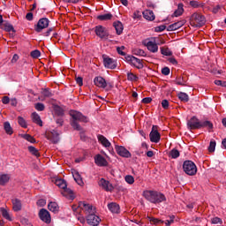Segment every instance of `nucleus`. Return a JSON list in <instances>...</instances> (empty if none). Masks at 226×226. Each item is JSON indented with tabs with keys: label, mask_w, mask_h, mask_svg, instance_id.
Segmentation results:
<instances>
[{
	"label": "nucleus",
	"mask_w": 226,
	"mask_h": 226,
	"mask_svg": "<svg viewBox=\"0 0 226 226\" xmlns=\"http://www.w3.org/2000/svg\"><path fill=\"white\" fill-rule=\"evenodd\" d=\"M72 211H74V213H80V211L84 212L88 225L98 226L100 225V222H102L100 216L96 215L95 214L96 209L94 207L84 201H80L78 205H73Z\"/></svg>",
	"instance_id": "nucleus-1"
},
{
	"label": "nucleus",
	"mask_w": 226,
	"mask_h": 226,
	"mask_svg": "<svg viewBox=\"0 0 226 226\" xmlns=\"http://www.w3.org/2000/svg\"><path fill=\"white\" fill-rule=\"evenodd\" d=\"M143 197L146 199V200L151 202V204H162V202H165V200H167L165 194L158 191H144Z\"/></svg>",
	"instance_id": "nucleus-2"
},
{
	"label": "nucleus",
	"mask_w": 226,
	"mask_h": 226,
	"mask_svg": "<svg viewBox=\"0 0 226 226\" xmlns=\"http://www.w3.org/2000/svg\"><path fill=\"white\" fill-rule=\"evenodd\" d=\"M70 116L72 117L71 126H72V128L78 132H82V127L77 121H79V123H87V121H89L87 117L77 110H71Z\"/></svg>",
	"instance_id": "nucleus-3"
},
{
	"label": "nucleus",
	"mask_w": 226,
	"mask_h": 226,
	"mask_svg": "<svg viewBox=\"0 0 226 226\" xmlns=\"http://www.w3.org/2000/svg\"><path fill=\"white\" fill-rule=\"evenodd\" d=\"M183 169L187 176H195L197 174V165L192 161L184 162Z\"/></svg>",
	"instance_id": "nucleus-4"
},
{
	"label": "nucleus",
	"mask_w": 226,
	"mask_h": 226,
	"mask_svg": "<svg viewBox=\"0 0 226 226\" xmlns=\"http://www.w3.org/2000/svg\"><path fill=\"white\" fill-rule=\"evenodd\" d=\"M206 23V18L202 14L194 13L191 17V24L194 27H200Z\"/></svg>",
	"instance_id": "nucleus-5"
},
{
	"label": "nucleus",
	"mask_w": 226,
	"mask_h": 226,
	"mask_svg": "<svg viewBox=\"0 0 226 226\" xmlns=\"http://www.w3.org/2000/svg\"><path fill=\"white\" fill-rule=\"evenodd\" d=\"M125 61L134 66L135 68H138V70H141V68H144V64H142V60L133 56L127 55L125 56Z\"/></svg>",
	"instance_id": "nucleus-6"
},
{
	"label": "nucleus",
	"mask_w": 226,
	"mask_h": 226,
	"mask_svg": "<svg viewBox=\"0 0 226 226\" xmlns=\"http://www.w3.org/2000/svg\"><path fill=\"white\" fill-rule=\"evenodd\" d=\"M103 64L109 70H116L117 68V62L109 56H103Z\"/></svg>",
	"instance_id": "nucleus-7"
},
{
	"label": "nucleus",
	"mask_w": 226,
	"mask_h": 226,
	"mask_svg": "<svg viewBox=\"0 0 226 226\" xmlns=\"http://www.w3.org/2000/svg\"><path fill=\"white\" fill-rule=\"evenodd\" d=\"M46 139H48V140H49V142L52 144H57V142L60 140L59 132L57 130L46 132Z\"/></svg>",
	"instance_id": "nucleus-8"
},
{
	"label": "nucleus",
	"mask_w": 226,
	"mask_h": 226,
	"mask_svg": "<svg viewBox=\"0 0 226 226\" xmlns=\"http://www.w3.org/2000/svg\"><path fill=\"white\" fill-rule=\"evenodd\" d=\"M94 33L96 36L101 38V40H107V38H109V32H107V29H105V26L102 25H98L95 26Z\"/></svg>",
	"instance_id": "nucleus-9"
},
{
	"label": "nucleus",
	"mask_w": 226,
	"mask_h": 226,
	"mask_svg": "<svg viewBox=\"0 0 226 226\" xmlns=\"http://www.w3.org/2000/svg\"><path fill=\"white\" fill-rule=\"evenodd\" d=\"M149 137H150V142H154V144H158V142H160V139H162V135L158 132V126L153 125Z\"/></svg>",
	"instance_id": "nucleus-10"
},
{
	"label": "nucleus",
	"mask_w": 226,
	"mask_h": 226,
	"mask_svg": "<svg viewBox=\"0 0 226 226\" xmlns=\"http://www.w3.org/2000/svg\"><path fill=\"white\" fill-rule=\"evenodd\" d=\"M144 45L152 54H156V52H158V44L154 39L145 41Z\"/></svg>",
	"instance_id": "nucleus-11"
},
{
	"label": "nucleus",
	"mask_w": 226,
	"mask_h": 226,
	"mask_svg": "<svg viewBox=\"0 0 226 226\" xmlns=\"http://www.w3.org/2000/svg\"><path fill=\"white\" fill-rule=\"evenodd\" d=\"M97 139H98L100 144H102V146L103 147L108 149L109 151V153H114L113 149L110 150V147H112V144L110 143V141H109V139L105 136L99 134L97 136Z\"/></svg>",
	"instance_id": "nucleus-12"
},
{
	"label": "nucleus",
	"mask_w": 226,
	"mask_h": 226,
	"mask_svg": "<svg viewBox=\"0 0 226 226\" xmlns=\"http://www.w3.org/2000/svg\"><path fill=\"white\" fill-rule=\"evenodd\" d=\"M115 149L117 154H119V156H122V158H132V154L124 147L117 145L115 146Z\"/></svg>",
	"instance_id": "nucleus-13"
},
{
	"label": "nucleus",
	"mask_w": 226,
	"mask_h": 226,
	"mask_svg": "<svg viewBox=\"0 0 226 226\" xmlns=\"http://www.w3.org/2000/svg\"><path fill=\"white\" fill-rule=\"evenodd\" d=\"M49 19L47 18L41 19L35 26L36 33H41L43 29H47V27H49Z\"/></svg>",
	"instance_id": "nucleus-14"
},
{
	"label": "nucleus",
	"mask_w": 226,
	"mask_h": 226,
	"mask_svg": "<svg viewBox=\"0 0 226 226\" xmlns=\"http://www.w3.org/2000/svg\"><path fill=\"white\" fill-rule=\"evenodd\" d=\"M94 163L97 165V167H107L109 165V162H107V159L103 157V155L98 154L94 157Z\"/></svg>",
	"instance_id": "nucleus-15"
},
{
	"label": "nucleus",
	"mask_w": 226,
	"mask_h": 226,
	"mask_svg": "<svg viewBox=\"0 0 226 226\" xmlns=\"http://www.w3.org/2000/svg\"><path fill=\"white\" fill-rule=\"evenodd\" d=\"M39 218L41 220V222H44V223H50L51 222L50 213H49L48 210L44 208L40 210Z\"/></svg>",
	"instance_id": "nucleus-16"
},
{
	"label": "nucleus",
	"mask_w": 226,
	"mask_h": 226,
	"mask_svg": "<svg viewBox=\"0 0 226 226\" xmlns=\"http://www.w3.org/2000/svg\"><path fill=\"white\" fill-rule=\"evenodd\" d=\"M187 126H189L191 130H199L200 129V121L196 117H192L187 122Z\"/></svg>",
	"instance_id": "nucleus-17"
},
{
	"label": "nucleus",
	"mask_w": 226,
	"mask_h": 226,
	"mask_svg": "<svg viewBox=\"0 0 226 226\" xmlns=\"http://www.w3.org/2000/svg\"><path fill=\"white\" fill-rule=\"evenodd\" d=\"M99 186H102L105 192H112L114 190V186H112V184L109 182L108 180H105V178H101L99 181Z\"/></svg>",
	"instance_id": "nucleus-18"
},
{
	"label": "nucleus",
	"mask_w": 226,
	"mask_h": 226,
	"mask_svg": "<svg viewBox=\"0 0 226 226\" xmlns=\"http://www.w3.org/2000/svg\"><path fill=\"white\" fill-rule=\"evenodd\" d=\"M185 24H186V20L181 19L176 23L170 25L167 28V31H177V29H180V27H183Z\"/></svg>",
	"instance_id": "nucleus-19"
},
{
	"label": "nucleus",
	"mask_w": 226,
	"mask_h": 226,
	"mask_svg": "<svg viewBox=\"0 0 226 226\" xmlns=\"http://www.w3.org/2000/svg\"><path fill=\"white\" fill-rule=\"evenodd\" d=\"M94 84L97 87H102V89H105V87H107V81L105 80V79H103L102 77H100V76L94 78Z\"/></svg>",
	"instance_id": "nucleus-20"
},
{
	"label": "nucleus",
	"mask_w": 226,
	"mask_h": 226,
	"mask_svg": "<svg viewBox=\"0 0 226 226\" xmlns=\"http://www.w3.org/2000/svg\"><path fill=\"white\" fill-rule=\"evenodd\" d=\"M62 195L68 199L69 200H73L75 199V195L73 194V191L72 189H68L67 187L63 189Z\"/></svg>",
	"instance_id": "nucleus-21"
},
{
	"label": "nucleus",
	"mask_w": 226,
	"mask_h": 226,
	"mask_svg": "<svg viewBox=\"0 0 226 226\" xmlns=\"http://www.w3.org/2000/svg\"><path fill=\"white\" fill-rule=\"evenodd\" d=\"M142 13H143L144 19H146V20H149L150 22H152V20H154V19H156V17L154 16V12H153V11L151 10H146Z\"/></svg>",
	"instance_id": "nucleus-22"
},
{
	"label": "nucleus",
	"mask_w": 226,
	"mask_h": 226,
	"mask_svg": "<svg viewBox=\"0 0 226 226\" xmlns=\"http://www.w3.org/2000/svg\"><path fill=\"white\" fill-rule=\"evenodd\" d=\"M12 209L13 211H20L22 209V201L19 199H12Z\"/></svg>",
	"instance_id": "nucleus-23"
},
{
	"label": "nucleus",
	"mask_w": 226,
	"mask_h": 226,
	"mask_svg": "<svg viewBox=\"0 0 226 226\" xmlns=\"http://www.w3.org/2000/svg\"><path fill=\"white\" fill-rule=\"evenodd\" d=\"M32 121L39 126H43V122L41 121L40 115H38L36 112L32 113Z\"/></svg>",
	"instance_id": "nucleus-24"
},
{
	"label": "nucleus",
	"mask_w": 226,
	"mask_h": 226,
	"mask_svg": "<svg viewBox=\"0 0 226 226\" xmlns=\"http://www.w3.org/2000/svg\"><path fill=\"white\" fill-rule=\"evenodd\" d=\"M72 177L74 178V181H76L77 185H79V186H84V180H82V177L78 171L72 173Z\"/></svg>",
	"instance_id": "nucleus-25"
},
{
	"label": "nucleus",
	"mask_w": 226,
	"mask_h": 226,
	"mask_svg": "<svg viewBox=\"0 0 226 226\" xmlns=\"http://www.w3.org/2000/svg\"><path fill=\"white\" fill-rule=\"evenodd\" d=\"M108 208L111 213H114L116 215L119 213L120 209L119 205L114 202L108 204Z\"/></svg>",
	"instance_id": "nucleus-26"
},
{
	"label": "nucleus",
	"mask_w": 226,
	"mask_h": 226,
	"mask_svg": "<svg viewBox=\"0 0 226 226\" xmlns=\"http://www.w3.org/2000/svg\"><path fill=\"white\" fill-rule=\"evenodd\" d=\"M1 214L3 218H5V220H8L9 222H11V215H10V209H6L4 207L0 208Z\"/></svg>",
	"instance_id": "nucleus-27"
},
{
	"label": "nucleus",
	"mask_w": 226,
	"mask_h": 226,
	"mask_svg": "<svg viewBox=\"0 0 226 226\" xmlns=\"http://www.w3.org/2000/svg\"><path fill=\"white\" fill-rule=\"evenodd\" d=\"M53 110H54L55 116H58V117H61V116L64 115V110L63 109V108H61L58 105H54L53 106Z\"/></svg>",
	"instance_id": "nucleus-28"
},
{
	"label": "nucleus",
	"mask_w": 226,
	"mask_h": 226,
	"mask_svg": "<svg viewBox=\"0 0 226 226\" xmlns=\"http://www.w3.org/2000/svg\"><path fill=\"white\" fill-rule=\"evenodd\" d=\"M55 185L58 186V188H61L62 190H64V188L68 186V185H66V181H64V179L62 178H57L55 181Z\"/></svg>",
	"instance_id": "nucleus-29"
},
{
	"label": "nucleus",
	"mask_w": 226,
	"mask_h": 226,
	"mask_svg": "<svg viewBox=\"0 0 226 226\" xmlns=\"http://www.w3.org/2000/svg\"><path fill=\"white\" fill-rule=\"evenodd\" d=\"M113 26L117 31V34H122L123 30L124 29L123 26V23H121L120 21H117V22H114Z\"/></svg>",
	"instance_id": "nucleus-30"
},
{
	"label": "nucleus",
	"mask_w": 226,
	"mask_h": 226,
	"mask_svg": "<svg viewBox=\"0 0 226 226\" xmlns=\"http://www.w3.org/2000/svg\"><path fill=\"white\" fill-rule=\"evenodd\" d=\"M48 208L52 213H57L59 211V206L56 202H49L48 205Z\"/></svg>",
	"instance_id": "nucleus-31"
},
{
	"label": "nucleus",
	"mask_w": 226,
	"mask_h": 226,
	"mask_svg": "<svg viewBox=\"0 0 226 226\" xmlns=\"http://www.w3.org/2000/svg\"><path fill=\"white\" fill-rule=\"evenodd\" d=\"M8 181H10V175H8V174H1L0 175V185L2 186H4V185H6V183H8Z\"/></svg>",
	"instance_id": "nucleus-32"
},
{
	"label": "nucleus",
	"mask_w": 226,
	"mask_h": 226,
	"mask_svg": "<svg viewBox=\"0 0 226 226\" xmlns=\"http://www.w3.org/2000/svg\"><path fill=\"white\" fill-rule=\"evenodd\" d=\"M183 6V4H178L177 9L173 13V17H181V14L185 12Z\"/></svg>",
	"instance_id": "nucleus-33"
},
{
	"label": "nucleus",
	"mask_w": 226,
	"mask_h": 226,
	"mask_svg": "<svg viewBox=\"0 0 226 226\" xmlns=\"http://www.w3.org/2000/svg\"><path fill=\"white\" fill-rule=\"evenodd\" d=\"M200 128H207L208 132H211L213 128V123L209 121H203L200 124Z\"/></svg>",
	"instance_id": "nucleus-34"
},
{
	"label": "nucleus",
	"mask_w": 226,
	"mask_h": 226,
	"mask_svg": "<svg viewBox=\"0 0 226 226\" xmlns=\"http://www.w3.org/2000/svg\"><path fill=\"white\" fill-rule=\"evenodd\" d=\"M98 20H111L112 19V14L111 13H106L97 16Z\"/></svg>",
	"instance_id": "nucleus-35"
},
{
	"label": "nucleus",
	"mask_w": 226,
	"mask_h": 226,
	"mask_svg": "<svg viewBox=\"0 0 226 226\" xmlns=\"http://www.w3.org/2000/svg\"><path fill=\"white\" fill-rule=\"evenodd\" d=\"M174 82L177 84V86H186V80H185V78L181 76L177 77Z\"/></svg>",
	"instance_id": "nucleus-36"
},
{
	"label": "nucleus",
	"mask_w": 226,
	"mask_h": 226,
	"mask_svg": "<svg viewBox=\"0 0 226 226\" xmlns=\"http://www.w3.org/2000/svg\"><path fill=\"white\" fill-rule=\"evenodd\" d=\"M4 128L8 135H11L13 133V129H11V125L10 122H5L4 124Z\"/></svg>",
	"instance_id": "nucleus-37"
},
{
	"label": "nucleus",
	"mask_w": 226,
	"mask_h": 226,
	"mask_svg": "<svg viewBox=\"0 0 226 226\" xmlns=\"http://www.w3.org/2000/svg\"><path fill=\"white\" fill-rule=\"evenodd\" d=\"M178 98L181 102H188V100H190V97L188 96V94L186 93H183V92H180L178 94Z\"/></svg>",
	"instance_id": "nucleus-38"
},
{
	"label": "nucleus",
	"mask_w": 226,
	"mask_h": 226,
	"mask_svg": "<svg viewBox=\"0 0 226 226\" xmlns=\"http://www.w3.org/2000/svg\"><path fill=\"white\" fill-rule=\"evenodd\" d=\"M127 80H130L131 82H137V80H139V77L132 72H127Z\"/></svg>",
	"instance_id": "nucleus-39"
},
{
	"label": "nucleus",
	"mask_w": 226,
	"mask_h": 226,
	"mask_svg": "<svg viewBox=\"0 0 226 226\" xmlns=\"http://www.w3.org/2000/svg\"><path fill=\"white\" fill-rule=\"evenodd\" d=\"M216 149V141L215 139L210 140V144L208 146V151L209 153H215V150Z\"/></svg>",
	"instance_id": "nucleus-40"
},
{
	"label": "nucleus",
	"mask_w": 226,
	"mask_h": 226,
	"mask_svg": "<svg viewBox=\"0 0 226 226\" xmlns=\"http://www.w3.org/2000/svg\"><path fill=\"white\" fill-rule=\"evenodd\" d=\"M124 181L127 185H133V183H135V178L132 175H127L124 177Z\"/></svg>",
	"instance_id": "nucleus-41"
},
{
	"label": "nucleus",
	"mask_w": 226,
	"mask_h": 226,
	"mask_svg": "<svg viewBox=\"0 0 226 226\" xmlns=\"http://www.w3.org/2000/svg\"><path fill=\"white\" fill-rule=\"evenodd\" d=\"M28 151L31 154H34V156H40V152H38V149L33 146L28 147Z\"/></svg>",
	"instance_id": "nucleus-42"
},
{
	"label": "nucleus",
	"mask_w": 226,
	"mask_h": 226,
	"mask_svg": "<svg viewBox=\"0 0 226 226\" xmlns=\"http://www.w3.org/2000/svg\"><path fill=\"white\" fill-rule=\"evenodd\" d=\"M190 6H192V8H202L204 6V4L199 3L197 1H191Z\"/></svg>",
	"instance_id": "nucleus-43"
},
{
	"label": "nucleus",
	"mask_w": 226,
	"mask_h": 226,
	"mask_svg": "<svg viewBox=\"0 0 226 226\" xmlns=\"http://www.w3.org/2000/svg\"><path fill=\"white\" fill-rule=\"evenodd\" d=\"M22 137L25 139V140L31 142V144H34V142H36V139H34V138L29 134H23Z\"/></svg>",
	"instance_id": "nucleus-44"
},
{
	"label": "nucleus",
	"mask_w": 226,
	"mask_h": 226,
	"mask_svg": "<svg viewBox=\"0 0 226 226\" xmlns=\"http://www.w3.org/2000/svg\"><path fill=\"white\" fill-rule=\"evenodd\" d=\"M18 123L22 126V128H26L27 127V123L26 122V119L22 117H18Z\"/></svg>",
	"instance_id": "nucleus-45"
},
{
	"label": "nucleus",
	"mask_w": 226,
	"mask_h": 226,
	"mask_svg": "<svg viewBox=\"0 0 226 226\" xmlns=\"http://www.w3.org/2000/svg\"><path fill=\"white\" fill-rule=\"evenodd\" d=\"M161 53L162 56H172V51L169 48H161Z\"/></svg>",
	"instance_id": "nucleus-46"
},
{
	"label": "nucleus",
	"mask_w": 226,
	"mask_h": 226,
	"mask_svg": "<svg viewBox=\"0 0 226 226\" xmlns=\"http://www.w3.org/2000/svg\"><path fill=\"white\" fill-rule=\"evenodd\" d=\"M31 57H33L34 59H38V57H40V56H41V53L40 52V50L35 49L34 51H32L30 53Z\"/></svg>",
	"instance_id": "nucleus-47"
},
{
	"label": "nucleus",
	"mask_w": 226,
	"mask_h": 226,
	"mask_svg": "<svg viewBox=\"0 0 226 226\" xmlns=\"http://www.w3.org/2000/svg\"><path fill=\"white\" fill-rule=\"evenodd\" d=\"M170 155L171 156V158H179V150L177 149H172L170 153Z\"/></svg>",
	"instance_id": "nucleus-48"
},
{
	"label": "nucleus",
	"mask_w": 226,
	"mask_h": 226,
	"mask_svg": "<svg viewBox=\"0 0 226 226\" xmlns=\"http://www.w3.org/2000/svg\"><path fill=\"white\" fill-rule=\"evenodd\" d=\"M35 109L39 112H43V110H45V105L41 102H38V103L35 104Z\"/></svg>",
	"instance_id": "nucleus-49"
},
{
	"label": "nucleus",
	"mask_w": 226,
	"mask_h": 226,
	"mask_svg": "<svg viewBox=\"0 0 226 226\" xmlns=\"http://www.w3.org/2000/svg\"><path fill=\"white\" fill-rule=\"evenodd\" d=\"M212 223L214 225H222V219L220 217H214L212 219Z\"/></svg>",
	"instance_id": "nucleus-50"
},
{
	"label": "nucleus",
	"mask_w": 226,
	"mask_h": 226,
	"mask_svg": "<svg viewBox=\"0 0 226 226\" xmlns=\"http://www.w3.org/2000/svg\"><path fill=\"white\" fill-rule=\"evenodd\" d=\"M4 29L5 31H7L8 33L11 32V31H15L14 28H13V26H11V24L10 23H5L4 24Z\"/></svg>",
	"instance_id": "nucleus-51"
},
{
	"label": "nucleus",
	"mask_w": 226,
	"mask_h": 226,
	"mask_svg": "<svg viewBox=\"0 0 226 226\" xmlns=\"http://www.w3.org/2000/svg\"><path fill=\"white\" fill-rule=\"evenodd\" d=\"M148 219L150 220V222L152 223H154V225H158L160 223H163V221L160 220V219H156V218H152V217H148Z\"/></svg>",
	"instance_id": "nucleus-52"
},
{
	"label": "nucleus",
	"mask_w": 226,
	"mask_h": 226,
	"mask_svg": "<svg viewBox=\"0 0 226 226\" xmlns=\"http://www.w3.org/2000/svg\"><path fill=\"white\" fill-rule=\"evenodd\" d=\"M165 29H167V26L165 25H161V26L155 27V32L162 33V32L165 31Z\"/></svg>",
	"instance_id": "nucleus-53"
},
{
	"label": "nucleus",
	"mask_w": 226,
	"mask_h": 226,
	"mask_svg": "<svg viewBox=\"0 0 226 226\" xmlns=\"http://www.w3.org/2000/svg\"><path fill=\"white\" fill-rule=\"evenodd\" d=\"M123 50H124V46L117 48V51L120 56H126V54Z\"/></svg>",
	"instance_id": "nucleus-54"
},
{
	"label": "nucleus",
	"mask_w": 226,
	"mask_h": 226,
	"mask_svg": "<svg viewBox=\"0 0 226 226\" xmlns=\"http://www.w3.org/2000/svg\"><path fill=\"white\" fill-rule=\"evenodd\" d=\"M47 204V200H45L44 199H41L37 201V206H39L40 207H43V206H45Z\"/></svg>",
	"instance_id": "nucleus-55"
},
{
	"label": "nucleus",
	"mask_w": 226,
	"mask_h": 226,
	"mask_svg": "<svg viewBox=\"0 0 226 226\" xmlns=\"http://www.w3.org/2000/svg\"><path fill=\"white\" fill-rule=\"evenodd\" d=\"M42 94L46 98H50V96H52V93H50V91L49 89H44L42 92Z\"/></svg>",
	"instance_id": "nucleus-56"
},
{
	"label": "nucleus",
	"mask_w": 226,
	"mask_h": 226,
	"mask_svg": "<svg viewBox=\"0 0 226 226\" xmlns=\"http://www.w3.org/2000/svg\"><path fill=\"white\" fill-rule=\"evenodd\" d=\"M170 220H167L165 222V225L170 226L172 223H174V218H176L174 215L170 216Z\"/></svg>",
	"instance_id": "nucleus-57"
},
{
	"label": "nucleus",
	"mask_w": 226,
	"mask_h": 226,
	"mask_svg": "<svg viewBox=\"0 0 226 226\" xmlns=\"http://www.w3.org/2000/svg\"><path fill=\"white\" fill-rule=\"evenodd\" d=\"M136 56H141L142 57H146V51L143 49H137Z\"/></svg>",
	"instance_id": "nucleus-58"
},
{
	"label": "nucleus",
	"mask_w": 226,
	"mask_h": 226,
	"mask_svg": "<svg viewBox=\"0 0 226 226\" xmlns=\"http://www.w3.org/2000/svg\"><path fill=\"white\" fill-rule=\"evenodd\" d=\"M142 13L139 11H135L132 16V19H140Z\"/></svg>",
	"instance_id": "nucleus-59"
},
{
	"label": "nucleus",
	"mask_w": 226,
	"mask_h": 226,
	"mask_svg": "<svg viewBox=\"0 0 226 226\" xmlns=\"http://www.w3.org/2000/svg\"><path fill=\"white\" fill-rule=\"evenodd\" d=\"M162 75H169L170 73V69L169 67H164L162 70Z\"/></svg>",
	"instance_id": "nucleus-60"
},
{
	"label": "nucleus",
	"mask_w": 226,
	"mask_h": 226,
	"mask_svg": "<svg viewBox=\"0 0 226 226\" xmlns=\"http://www.w3.org/2000/svg\"><path fill=\"white\" fill-rule=\"evenodd\" d=\"M162 109H169V101H167V100H162Z\"/></svg>",
	"instance_id": "nucleus-61"
},
{
	"label": "nucleus",
	"mask_w": 226,
	"mask_h": 226,
	"mask_svg": "<svg viewBox=\"0 0 226 226\" xmlns=\"http://www.w3.org/2000/svg\"><path fill=\"white\" fill-rule=\"evenodd\" d=\"M142 103H151L153 102V99L151 97H145L142 99Z\"/></svg>",
	"instance_id": "nucleus-62"
},
{
	"label": "nucleus",
	"mask_w": 226,
	"mask_h": 226,
	"mask_svg": "<svg viewBox=\"0 0 226 226\" xmlns=\"http://www.w3.org/2000/svg\"><path fill=\"white\" fill-rule=\"evenodd\" d=\"M2 103H4V105H8V103H10V97L4 96V97L2 99Z\"/></svg>",
	"instance_id": "nucleus-63"
},
{
	"label": "nucleus",
	"mask_w": 226,
	"mask_h": 226,
	"mask_svg": "<svg viewBox=\"0 0 226 226\" xmlns=\"http://www.w3.org/2000/svg\"><path fill=\"white\" fill-rule=\"evenodd\" d=\"M26 20H33V12H28L26 15Z\"/></svg>",
	"instance_id": "nucleus-64"
}]
</instances>
